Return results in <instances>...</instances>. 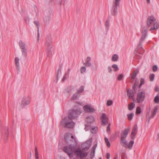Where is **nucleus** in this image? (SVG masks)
Returning a JSON list of instances; mask_svg holds the SVG:
<instances>
[{
	"instance_id": "nucleus-1",
	"label": "nucleus",
	"mask_w": 159,
	"mask_h": 159,
	"mask_svg": "<svg viewBox=\"0 0 159 159\" xmlns=\"http://www.w3.org/2000/svg\"><path fill=\"white\" fill-rule=\"evenodd\" d=\"M72 120L73 119L66 116L61 120L60 125L64 127L73 128L75 126V123Z\"/></svg>"
},
{
	"instance_id": "nucleus-2",
	"label": "nucleus",
	"mask_w": 159,
	"mask_h": 159,
	"mask_svg": "<svg viewBox=\"0 0 159 159\" xmlns=\"http://www.w3.org/2000/svg\"><path fill=\"white\" fill-rule=\"evenodd\" d=\"M52 47L51 36L50 35H48L46 38V41L45 43V47L46 53L48 56H49L52 54L51 49Z\"/></svg>"
},
{
	"instance_id": "nucleus-3",
	"label": "nucleus",
	"mask_w": 159,
	"mask_h": 159,
	"mask_svg": "<svg viewBox=\"0 0 159 159\" xmlns=\"http://www.w3.org/2000/svg\"><path fill=\"white\" fill-rule=\"evenodd\" d=\"M156 21V19L153 16H148L147 21V25L143 27L142 32H146V34L147 35L149 27L151 25H152Z\"/></svg>"
},
{
	"instance_id": "nucleus-4",
	"label": "nucleus",
	"mask_w": 159,
	"mask_h": 159,
	"mask_svg": "<svg viewBox=\"0 0 159 159\" xmlns=\"http://www.w3.org/2000/svg\"><path fill=\"white\" fill-rule=\"evenodd\" d=\"M75 147L72 145H69L68 146H65L63 148V151L67 153L70 157H72L75 153Z\"/></svg>"
},
{
	"instance_id": "nucleus-5",
	"label": "nucleus",
	"mask_w": 159,
	"mask_h": 159,
	"mask_svg": "<svg viewBox=\"0 0 159 159\" xmlns=\"http://www.w3.org/2000/svg\"><path fill=\"white\" fill-rule=\"evenodd\" d=\"M88 154V152H86L79 148H76L74 153L76 157L81 158L87 157Z\"/></svg>"
},
{
	"instance_id": "nucleus-6",
	"label": "nucleus",
	"mask_w": 159,
	"mask_h": 159,
	"mask_svg": "<svg viewBox=\"0 0 159 159\" xmlns=\"http://www.w3.org/2000/svg\"><path fill=\"white\" fill-rule=\"evenodd\" d=\"M81 111L80 109L72 110L70 112L67 117L71 119H74L76 118L81 113Z\"/></svg>"
},
{
	"instance_id": "nucleus-7",
	"label": "nucleus",
	"mask_w": 159,
	"mask_h": 159,
	"mask_svg": "<svg viewBox=\"0 0 159 159\" xmlns=\"http://www.w3.org/2000/svg\"><path fill=\"white\" fill-rule=\"evenodd\" d=\"M120 0H113L111 13L113 15H116L117 13V7L119 6Z\"/></svg>"
},
{
	"instance_id": "nucleus-8",
	"label": "nucleus",
	"mask_w": 159,
	"mask_h": 159,
	"mask_svg": "<svg viewBox=\"0 0 159 159\" xmlns=\"http://www.w3.org/2000/svg\"><path fill=\"white\" fill-rule=\"evenodd\" d=\"M145 98V92L144 91H139L137 95L136 101L138 103L143 102Z\"/></svg>"
},
{
	"instance_id": "nucleus-9",
	"label": "nucleus",
	"mask_w": 159,
	"mask_h": 159,
	"mask_svg": "<svg viewBox=\"0 0 159 159\" xmlns=\"http://www.w3.org/2000/svg\"><path fill=\"white\" fill-rule=\"evenodd\" d=\"M146 31L142 32V36L139 41V43L137 46L136 50H139V49H141V50L140 51H144V50L142 48V43L144 40L146 36H147V35L146 34Z\"/></svg>"
},
{
	"instance_id": "nucleus-10",
	"label": "nucleus",
	"mask_w": 159,
	"mask_h": 159,
	"mask_svg": "<svg viewBox=\"0 0 159 159\" xmlns=\"http://www.w3.org/2000/svg\"><path fill=\"white\" fill-rule=\"evenodd\" d=\"M157 110V107H155L153 111H151L150 115L149 114H147V116L148 118L147 119V121L148 122V123H149L150 120L151 119H152L156 115Z\"/></svg>"
},
{
	"instance_id": "nucleus-11",
	"label": "nucleus",
	"mask_w": 159,
	"mask_h": 159,
	"mask_svg": "<svg viewBox=\"0 0 159 159\" xmlns=\"http://www.w3.org/2000/svg\"><path fill=\"white\" fill-rule=\"evenodd\" d=\"M100 119L102 121V125H107V124L108 121V118L106 114L103 113L100 117Z\"/></svg>"
},
{
	"instance_id": "nucleus-12",
	"label": "nucleus",
	"mask_w": 159,
	"mask_h": 159,
	"mask_svg": "<svg viewBox=\"0 0 159 159\" xmlns=\"http://www.w3.org/2000/svg\"><path fill=\"white\" fill-rule=\"evenodd\" d=\"M64 139L66 141H68V139H72L73 144L76 143V141L74 136L70 133H66L64 135Z\"/></svg>"
},
{
	"instance_id": "nucleus-13",
	"label": "nucleus",
	"mask_w": 159,
	"mask_h": 159,
	"mask_svg": "<svg viewBox=\"0 0 159 159\" xmlns=\"http://www.w3.org/2000/svg\"><path fill=\"white\" fill-rule=\"evenodd\" d=\"M19 44L20 48L21 49L22 54H25L26 51L25 43L22 42V41L20 40L19 42Z\"/></svg>"
},
{
	"instance_id": "nucleus-14",
	"label": "nucleus",
	"mask_w": 159,
	"mask_h": 159,
	"mask_svg": "<svg viewBox=\"0 0 159 159\" xmlns=\"http://www.w3.org/2000/svg\"><path fill=\"white\" fill-rule=\"evenodd\" d=\"M30 103L29 98L26 97H23L22 99L21 106L24 107L25 106L28 105Z\"/></svg>"
},
{
	"instance_id": "nucleus-15",
	"label": "nucleus",
	"mask_w": 159,
	"mask_h": 159,
	"mask_svg": "<svg viewBox=\"0 0 159 159\" xmlns=\"http://www.w3.org/2000/svg\"><path fill=\"white\" fill-rule=\"evenodd\" d=\"M84 110L87 112H93L95 111V109L89 105H86L83 107Z\"/></svg>"
},
{
	"instance_id": "nucleus-16",
	"label": "nucleus",
	"mask_w": 159,
	"mask_h": 159,
	"mask_svg": "<svg viewBox=\"0 0 159 159\" xmlns=\"http://www.w3.org/2000/svg\"><path fill=\"white\" fill-rule=\"evenodd\" d=\"M138 131L137 129V125H135L133 128V129L131 133L132 139H134L135 138L134 136L136 134Z\"/></svg>"
},
{
	"instance_id": "nucleus-17",
	"label": "nucleus",
	"mask_w": 159,
	"mask_h": 159,
	"mask_svg": "<svg viewBox=\"0 0 159 159\" xmlns=\"http://www.w3.org/2000/svg\"><path fill=\"white\" fill-rule=\"evenodd\" d=\"M127 95L128 96L129 98L131 100L134 99V93L133 90H128L127 91Z\"/></svg>"
},
{
	"instance_id": "nucleus-18",
	"label": "nucleus",
	"mask_w": 159,
	"mask_h": 159,
	"mask_svg": "<svg viewBox=\"0 0 159 159\" xmlns=\"http://www.w3.org/2000/svg\"><path fill=\"white\" fill-rule=\"evenodd\" d=\"M91 143L90 141H87L86 143H83L81 147L84 149H88L91 146Z\"/></svg>"
},
{
	"instance_id": "nucleus-19",
	"label": "nucleus",
	"mask_w": 159,
	"mask_h": 159,
	"mask_svg": "<svg viewBox=\"0 0 159 159\" xmlns=\"http://www.w3.org/2000/svg\"><path fill=\"white\" fill-rule=\"evenodd\" d=\"M129 131V129H125L123 132L122 133L120 138L126 139Z\"/></svg>"
},
{
	"instance_id": "nucleus-20",
	"label": "nucleus",
	"mask_w": 159,
	"mask_h": 159,
	"mask_svg": "<svg viewBox=\"0 0 159 159\" xmlns=\"http://www.w3.org/2000/svg\"><path fill=\"white\" fill-rule=\"evenodd\" d=\"M152 26V27L150 29V31L154 30H157L158 29L159 27V24L157 21H156Z\"/></svg>"
},
{
	"instance_id": "nucleus-21",
	"label": "nucleus",
	"mask_w": 159,
	"mask_h": 159,
	"mask_svg": "<svg viewBox=\"0 0 159 159\" xmlns=\"http://www.w3.org/2000/svg\"><path fill=\"white\" fill-rule=\"evenodd\" d=\"M144 51H140L139 50H135V54L138 59H140L142 57V54Z\"/></svg>"
},
{
	"instance_id": "nucleus-22",
	"label": "nucleus",
	"mask_w": 159,
	"mask_h": 159,
	"mask_svg": "<svg viewBox=\"0 0 159 159\" xmlns=\"http://www.w3.org/2000/svg\"><path fill=\"white\" fill-rule=\"evenodd\" d=\"M94 118L92 116L87 117L86 119V121L88 123H91L94 121Z\"/></svg>"
},
{
	"instance_id": "nucleus-23",
	"label": "nucleus",
	"mask_w": 159,
	"mask_h": 159,
	"mask_svg": "<svg viewBox=\"0 0 159 159\" xmlns=\"http://www.w3.org/2000/svg\"><path fill=\"white\" fill-rule=\"evenodd\" d=\"M91 58L89 57H87L85 63H84V65L86 66L89 67L91 66V64L90 62L91 61Z\"/></svg>"
},
{
	"instance_id": "nucleus-24",
	"label": "nucleus",
	"mask_w": 159,
	"mask_h": 159,
	"mask_svg": "<svg viewBox=\"0 0 159 159\" xmlns=\"http://www.w3.org/2000/svg\"><path fill=\"white\" fill-rule=\"evenodd\" d=\"M97 144H95L93 147L92 149L91 153H90V157L91 158H92L93 157L94 153H95V150L97 147Z\"/></svg>"
},
{
	"instance_id": "nucleus-25",
	"label": "nucleus",
	"mask_w": 159,
	"mask_h": 159,
	"mask_svg": "<svg viewBox=\"0 0 159 159\" xmlns=\"http://www.w3.org/2000/svg\"><path fill=\"white\" fill-rule=\"evenodd\" d=\"M80 96V94L77 92L76 93L74 94L71 98V100H75L79 99Z\"/></svg>"
},
{
	"instance_id": "nucleus-26",
	"label": "nucleus",
	"mask_w": 159,
	"mask_h": 159,
	"mask_svg": "<svg viewBox=\"0 0 159 159\" xmlns=\"http://www.w3.org/2000/svg\"><path fill=\"white\" fill-rule=\"evenodd\" d=\"M121 138V140H120V144H121V145L123 146L124 147H126L127 146V141L126 140V139L125 138Z\"/></svg>"
},
{
	"instance_id": "nucleus-27",
	"label": "nucleus",
	"mask_w": 159,
	"mask_h": 159,
	"mask_svg": "<svg viewBox=\"0 0 159 159\" xmlns=\"http://www.w3.org/2000/svg\"><path fill=\"white\" fill-rule=\"evenodd\" d=\"M15 63L16 69L18 70H19L20 68V64H19V59L17 57H16L15 58Z\"/></svg>"
},
{
	"instance_id": "nucleus-28",
	"label": "nucleus",
	"mask_w": 159,
	"mask_h": 159,
	"mask_svg": "<svg viewBox=\"0 0 159 159\" xmlns=\"http://www.w3.org/2000/svg\"><path fill=\"white\" fill-rule=\"evenodd\" d=\"M134 143V141H130L128 144L127 143L126 145L127 146L126 147H125V148H128L129 149L131 150L132 148V146Z\"/></svg>"
},
{
	"instance_id": "nucleus-29",
	"label": "nucleus",
	"mask_w": 159,
	"mask_h": 159,
	"mask_svg": "<svg viewBox=\"0 0 159 159\" xmlns=\"http://www.w3.org/2000/svg\"><path fill=\"white\" fill-rule=\"evenodd\" d=\"M109 19H107L106 20L105 23V28L107 31L109 29Z\"/></svg>"
},
{
	"instance_id": "nucleus-30",
	"label": "nucleus",
	"mask_w": 159,
	"mask_h": 159,
	"mask_svg": "<svg viewBox=\"0 0 159 159\" xmlns=\"http://www.w3.org/2000/svg\"><path fill=\"white\" fill-rule=\"evenodd\" d=\"M51 19V17L50 15H47L44 17V20L47 22H48Z\"/></svg>"
},
{
	"instance_id": "nucleus-31",
	"label": "nucleus",
	"mask_w": 159,
	"mask_h": 159,
	"mask_svg": "<svg viewBox=\"0 0 159 159\" xmlns=\"http://www.w3.org/2000/svg\"><path fill=\"white\" fill-rule=\"evenodd\" d=\"M154 102L156 103H159V93L157 94L154 99Z\"/></svg>"
},
{
	"instance_id": "nucleus-32",
	"label": "nucleus",
	"mask_w": 159,
	"mask_h": 159,
	"mask_svg": "<svg viewBox=\"0 0 159 159\" xmlns=\"http://www.w3.org/2000/svg\"><path fill=\"white\" fill-rule=\"evenodd\" d=\"M135 106V104L134 103H131L130 104H129L128 105V109L129 110H132L134 108Z\"/></svg>"
},
{
	"instance_id": "nucleus-33",
	"label": "nucleus",
	"mask_w": 159,
	"mask_h": 159,
	"mask_svg": "<svg viewBox=\"0 0 159 159\" xmlns=\"http://www.w3.org/2000/svg\"><path fill=\"white\" fill-rule=\"evenodd\" d=\"M138 72H139L138 70H136L134 71V72H133V73L132 74V75H131V78L133 79H134L135 78L136 76V75L138 74Z\"/></svg>"
},
{
	"instance_id": "nucleus-34",
	"label": "nucleus",
	"mask_w": 159,
	"mask_h": 159,
	"mask_svg": "<svg viewBox=\"0 0 159 159\" xmlns=\"http://www.w3.org/2000/svg\"><path fill=\"white\" fill-rule=\"evenodd\" d=\"M118 58V56L116 54H114L112 57V61H116Z\"/></svg>"
},
{
	"instance_id": "nucleus-35",
	"label": "nucleus",
	"mask_w": 159,
	"mask_h": 159,
	"mask_svg": "<svg viewBox=\"0 0 159 159\" xmlns=\"http://www.w3.org/2000/svg\"><path fill=\"white\" fill-rule=\"evenodd\" d=\"M134 114L133 113H131L127 115L128 118L129 120H131L132 119L134 116Z\"/></svg>"
},
{
	"instance_id": "nucleus-36",
	"label": "nucleus",
	"mask_w": 159,
	"mask_h": 159,
	"mask_svg": "<svg viewBox=\"0 0 159 159\" xmlns=\"http://www.w3.org/2000/svg\"><path fill=\"white\" fill-rule=\"evenodd\" d=\"M35 159H39V154L37 149L36 147L35 148Z\"/></svg>"
},
{
	"instance_id": "nucleus-37",
	"label": "nucleus",
	"mask_w": 159,
	"mask_h": 159,
	"mask_svg": "<svg viewBox=\"0 0 159 159\" xmlns=\"http://www.w3.org/2000/svg\"><path fill=\"white\" fill-rule=\"evenodd\" d=\"M98 130V128L97 127H94L93 128H92V129L91 130V132L93 134L96 133Z\"/></svg>"
},
{
	"instance_id": "nucleus-38",
	"label": "nucleus",
	"mask_w": 159,
	"mask_h": 159,
	"mask_svg": "<svg viewBox=\"0 0 159 159\" xmlns=\"http://www.w3.org/2000/svg\"><path fill=\"white\" fill-rule=\"evenodd\" d=\"M111 67L114 69L113 70L114 71H116L119 69L117 65L116 64H113L112 65Z\"/></svg>"
},
{
	"instance_id": "nucleus-39",
	"label": "nucleus",
	"mask_w": 159,
	"mask_h": 159,
	"mask_svg": "<svg viewBox=\"0 0 159 159\" xmlns=\"http://www.w3.org/2000/svg\"><path fill=\"white\" fill-rule=\"evenodd\" d=\"M104 139H105V143H106L107 146L109 147H110L111 145H110V143L108 140V138L106 137H105L104 138Z\"/></svg>"
},
{
	"instance_id": "nucleus-40",
	"label": "nucleus",
	"mask_w": 159,
	"mask_h": 159,
	"mask_svg": "<svg viewBox=\"0 0 159 159\" xmlns=\"http://www.w3.org/2000/svg\"><path fill=\"white\" fill-rule=\"evenodd\" d=\"M84 91V87L81 86L80 89L77 91V93L80 94V93H82Z\"/></svg>"
},
{
	"instance_id": "nucleus-41",
	"label": "nucleus",
	"mask_w": 159,
	"mask_h": 159,
	"mask_svg": "<svg viewBox=\"0 0 159 159\" xmlns=\"http://www.w3.org/2000/svg\"><path fill=\"white\" fill-rule=\"evenodd\" d=\"M69 74V72L68 73H65L64 75L63 78L62 80V81H64L66 79H67V78L68 75Z\"/></svg>"
},
{
	"instance_id": "nucleus-42",
	"label": "nucleus",
	"mask_w": 159,
	"mask_h": 159,
	"mask_svg": "<svg viewBox=\"0 0 159 159\" xmlns=\"http://www.w3.org/2000/svg\"><path fill=\"white\" fill-rule=\"evenodd\" d=\"M124 77V75L122 74H120L118 76L117 79L118 80L120 81L122 80Z\"/></svg>"
},
{
	"instance_id": "nucleus-43",
	"label": "nucleus",
	"mask_w": 159,
	"mask_h": 159,
	"mask_svg": "<svg viewBox=\"0 0 159 159\" xmlns=\"http://www.w3.org/2000/svg\"><path fill=\"white\" fill-rule=\"evenodd\" d=\"M155 77V75L153 74H151L149 76L150 80L151 81H152L154 80Z\"/></svg>"
},
{
	"instance_id": "nucleus-44",
	"label": "nucleus",
	"mask_w": 159,
	"mask_h": 159,
	"mask_svg": "<svg viewBox=\"0 0 159 159\" xmlns=\"http://www.w3.org/2000/svg\"><path fill=\"white\" fill-rule=\"evenodd\" d=\"M113 103V102L111 100H108L107 102V106H110Z\"/></svg>"
},
{
	"instance_id": "nucleus-45",
	"label": "nucleus",
	"mask_w": 159,
	"mask_h": 159,
	"mask_svg": "<svg viewBox=\"0 0 159 159\" xmlns=\"http://www.w3.org/2000/svg\"><path fill=\"white\" fill-rule=\"evenodd\" d=\"M141 112V109L139 107H138L136 110V113L138 114H140Z\"/></svg>"
},
{
	"instance_id": "nucleus-46",
	"label": "nucleus",
	"mask_w": 159,
	"mask_h": 159,
	"mask_svg": "<svg viewBox=\"0 0 159 159\" xmlns=\"http://www.w3.org/2000/svg\"><path fill=\"white\" fill-rule=\"evenodd\" d=\"M72 139H68V141H66L67 144L69 145H72L74 144L73 143V142H72Z\"/></svg>"
},
{
	"instance_id": "nucleus-47",
	"label": "nucleus",
	"mask_w": 159,
	"mask_h": 159,
	"mask_svg": "<svg viewBox=\"0 0 159 159\" xmlns=\"http://www.w3.org/2000/svg\"><path fill=\"white\" fill-rule=\"evenodd\" d=\"M140 84L139 85V88H140L141 86L144 83V80L142 78L140 80Z\"/></svg>"
},
{
	"instance_id": "nucleus-48",
	"label": "nucleus",
	"mask_w": 159,
	"mask_h": 159,
	"mask_svg": "<svg viewBox=\"0 0 159 159\" xmlns=\"http://www.w3.org/2000/svg\"><path fill=\"white\" fill-rule=\"evenodd\" d=\"M110 124H109L107 126V133L108 134H109V133L110 131Z\"/></svg>"
},
{
	"instance_id": "nucleus-49",
	"label": "nucleus",
	"mask_w": 159,
	"mask_h": 159,
	"mask_svg": "<svg viewBox=\"0 0 159 159\" xmlns=\"http://www.w3.org/2000/svg\"><path fill=\"white\" fill-rule=\"evenodd\" d=\"M157 69V66L156 65L152 67V70L153 72H156Z\"/></svg>"
},
{
	"instance_id": "nucleus-50",
	"label": "nucleus",
	"mask_w": 159,
	"mask_h": 159,
	"mask_svg": "<svg viewBox=\"0 0 159 159\" xmlns=\"http://www.w3.org/2000/svg\"><path fill=\"white\" fill-rule=\"evenodd\" d=\"M34 24L37 26V29L38 28H39V22L37 21H34Z\"/></svg>"
},
{
	"instance_id": "nucleus-51",
	"label": "nucleus",
	"mask_w": 159,
	"mask_h": 159,
	"mask_svg": "<svg viewBox=\"0 0 159 159\" xmlns=\"http://www.w3.org/2000/svg\"><path fill=\"white\" fill-rule=\"evenodd\" d=\"M86 70V68L84 66H82L81 68V73L85 72Z\"/></svg>"
},
{
	"instance_id": "nucleus-52",
	"label": "nucleus",
	"mask_w": 159,
	"mask_h": 159,
	"mask_svg": "<svg viewBox=\"0 0 159 159\" xmlns=\"http://www.w3.org/2000/svg\"><path fill=\"white\" fill-rule=\"evenodd\" d=\"M39 28H38V34H37V40L38 41L39 40Z\"/></svg>"
},
{
	"instance_id": "nucleus-53",
	"label": "nucleus",
	"mask_w": 159,
	"mask_h": 159,
	"mask_svg": "<svg viewBox=\"0 0 159 159\" xmlns=\"http://www.w3.org/2000/svg\"><path fill=\"white\" fill-rule=\"evenodd\" d=\"M76 103L78 105H79L80 106L83 105V103L81 102H76Z\"/></svg>"
},
{
	"instance_id": "nucleus-54",
	"label": "nucleus",
	"mask_w": 159,
	"mask_h": 159,
	"mask_svg": "<svg viewBox=\"0 0 159 159\" xmlns=\"http://www.w3.org/2000/svg\"><path fill=\"white\" fill-rule=\"evenodd\" d=\"M106 157L107 159H109L110 158V154L109 153H107L106 154Z\"/></svg>"
},
{
	"instance_id": "nucleus-55",
	"label": "nucleus",
	"mask_w": 159,
	"mask_h": 159,
	"mask_svg": "<svg viewBox=\"0 0 159 159\" xmlns=\"http://www.w3.org/2000/svg\"><path fill=\"white\" fill-rule=\"evenodd\" d=\"M108 70L109 72H111L112 71V70L111 67L110 66L108 67Z\"/></svg>"
},
{
	"instance_id": "nucleus-56",
	"label": "nucleus",
	"mask_w": 159,
	"mask_h": 159,
	"mask_svg": "<svg viewBox=\"0 0 159 159\" xmlns=\"http://www.w3.org/2000/svg\"><path fill=\"white\" fill-rule=\"evenodd\" d=\"M155 90L157 92L159 91V88L157 87H156L155 88Z\"/></svg>"
},
{
	"instance_id": "nucleus-57",
	"label": "nucleus",
	"mask_w": 159,
	"mask_h": 159,
	"mask_svg": "<svg viewBox=\"0 0 159 159\" xmlns=\"http://www.w3.org/2000/svg\"><path fill=\"white\" fill-rule=\"evenodd\" d=\"M157 139L159 141V132L157 134Z\"/></svg>"
},
{
	"instance_id": "nucleus-58",
	"label": "nucleus",
	"mask_w": 159,
	"mask_h": 159,
	"mask_svg": "<svg viewBox=\"0 0 159 159\" xmlns=\"http://www.w3.org/2000/svg\"><path fill=\"white\" fill-rule=\"evenodd\" d=\"M31 156H32V153H31V152H30V158H31Z\"/></svg>"
},
{
	"instance_id": "nucleus-59",
	"label": "nucleus",
	"mask_w": 159,
	"mask_h": 159,
	"mask_svg": "<svg viewBox=\"0 0 159 159\" xmlns=\"http://www.w3.org/2000/svg\"><path fill=\"white\" fill-rule=\"evenodd\" d=\"M147 0V2L149 3H150V0Z\"/></svg>"
},
{
	"instance_id": "nucleus-60",
	"label": "nucleus",
	"mask_w": 159,
	"mask_h": 159,
	"mask_svg": "<svg viewBox=\"0 0 159 159\" xmlns=\"http://www.w3.org/2000/svg\"><path fill=\"white\" fill-rule=\"evenodd\" d=\"M59 71H60V70H58V72H57V78H58V72H59Z\"/></svg>"
},
{
	"instance_id": "nucleus-61",
	"label": "nucleus",
	"mask_w": 159,
	"mask_h": 159,
	"mask_svg": "<svg viewBox=\"0 0 159 159\" xmlns=\"http://www.w3.org/2000/svg\"><path fill=\"white\" fill-rule=\"evenodd\" d=\"M8 128H7V134L8 135Z\"/></svg>"
},
{
	"instance_id": "nucleus-62",
	"label": "nucleus",
	"mask_w": 159,
	"mask_h": 159,
	"mask_svg": "<svg viewBox=\"0 0 159 159\" xmlns=\"http://www.w3.org/2000/svg\"><path fill=\"white\" fill-rule=\"evenodd\" d=\"M114 159H117V157H115L114 158Z\"/></svg>"
},
{
	"instance_id": "nucleus-63",
	"label": "nucleus",
	"mask_w": 159,
	"mask_h": 159,
	"mask_svg": "<svg viewBox=\"0 0 159 159\" xmlns=\"http://www.w3.org/2000/svg\"><path fill=\"white\" fill-rule=\"evenodd\" d=\"M60 159H65L64 157H62V158H61Z\"/></svg>"
},
{
	"instance_id": "nucleus-64",
	"label": "nucleus",
	"mask_w": 159,
	"mask_h": 159,
	"mask_svg": "<svg viewBox=\"0 0 159 159\" xmlns=\"http://www.w3.org/2000/svg\"><path fill=\"white\" fill-rule=\"evenodd\" d=\"M99 159H102V158L101 157H100Z\"/></svg>"
}]
</instances>
